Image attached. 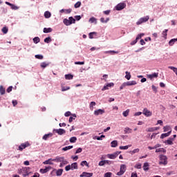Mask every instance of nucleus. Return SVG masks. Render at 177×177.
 Wrapping results in <instances>:
<instances>
[{
    "label": "nucleus",
    "mask_w": 177,
    "mask_h": 177,
    "mask_svg": "<svg viewBox=\"0 0 177 177\" xmlns=\"http://www.w3.org/2000/svg\"><path fill=\"white\" fill-rule=\"evenodd\" d=\"M19 174L24 177L28 176L30 174V167H24L19 171Z\"/></svg>",
    "instance_id": "nucleus-1"
},
{
    "label": "nucleus",
    "mask_w": 177,
    "mask_h": 177,
    "mask_svg": "<svg viewBox=\"0 0 177 177\" xmlns=\"http://www.w3.org/2000/svg\"><path fill=\"white\" fill-rule=\"evenodd\" d=\"M149 19H150V17H149V15L140 18L138 19V21L136 22L137 26H140V24H143V23L149 21Z\"/></svg>",
    "instance_id": "nucleus-2"
},
{
    "label": "nucleus",
    "mask_w": 177,
    "mask_h": 177,
    "mask_svg": "<svg viewBox=\"0 0 177 177\" xmlns=\"http://www.w3.org/2000/svg\"><path fill=\"white\" fill-rule=\"evenodd\" d=\"M168 158H167L166 156L164 155H160V162H159V165H167V164H168Z\"/></svg>",
    "instance_id": "nucleus-3"
},
{
    "label": "nucleus",
    "mask_w": 177,
    "mask_h": 177,
    "mask_svg": "<svg viewBox=\"0 0 177 177\" xmlns=\"http://www.w3.org/2000/svg\"><path fill=\"white\" fill-rule=\"evenodd\" d=\"M53 161H54L55 162H64V164H68V162H67L64 159V157L57 156L55 158L53 159Z\"/></svg>",
    "instance_id": "nucleus-4"
},
{
    "label": "nucleus",
    "mask_w": 177,
    "mask_h": 177,
    "mask_svg": "<svg viewBox=\"0 0 177 177\" xmlns=\"http://www.w3.org/2000/svg\"><path fill=\"white\" fill-rule=\"evenodd\" d=\"M127 7V4L125 3H120L115 7V10H122V9H125Z\"/></svg>",
    "instance_id": "nucleus-5"
},
{
    "label": "nucleus",
    "mask_w": 177,
    "mask_h": 177,
    "mask_svg": "<svg viewBox=\"0 0 177 177\" xmlns=\"http://www.w3.org/2000/svg\"><path fill=\"white\" fill-rule=\"evenodd\" d=\"M142 114L145 115V117H151V115H153V113L147 109V108L143 109Z\"/></svg>",
    "instance_id": "nucleus-6"
},
{
    "label": "nucleus",
    "mask_w": 177,
    "mask_h": 177,
    "mask_svg": "<svg viewBox=\"0 0 177 177\" xmlns=\"http://www.w3.org/2000/svg\"><path fill=\"white\" fill-rule=\"evenodd\" d=\"M113 86H114V83L113 82L108 83L103 86V88H102V91H107L110 89V88H113Z\"/></svg>",
    "instance_id": "nucleus-7"
},
{
    "label": "nucleus",
    "mask_w": 177,
    "mask_h": 177,
    "mask_svg": "<svg viewBox=\"0 0 177 177\" xmlns=\"http://www.w3.org/2000/svg\"><path fill=\"white\" fill-rule=\"evenodd\" d=\"M53 132H56V133H58L59 135H64L66 133V130L63 129H54Z\"/></svg>",
    "instance_id": "nucleus-8"
},
{
    "label": "nucleus",
    "mask_w": 177,
    "mask_h": 177,
    "mask_svg": "<svg viewBox=\"0 0 177 177\" xmlns=\"http://www.w3.org/2000/svg\"><path fill=\"white\" fill-rule=\"evenodd\" d=\"M158 77V73H153L152 74L147 75V78H149V80H153L154 78H157Z\"/></svg>",
    "instance_id": "nucleus-9"
},
{
    "label": "nucleus",
    "mask_w": 177,
    "mask_h": 177,
    "mask_svg": "<svg viewBox=\"0 0 177 177\" xmlns=\"http://www.w3.org/2000/svg\"><path fill=\"white\" fill-rule=\"evenodd\" d=\"M104 113V109H97L94 111V115H102Z\"/></svg>",
    "instance_id": "nucleus-10"
},
{
    "label": "nucleus",
    "mask_w": 177,
    "mask_h": 177,
    "mask_svg": "<svg viewBox=\"0 0 177 177\" xmlns=\"http://www.w3.org/2000/svg\"><path fill=\"white\" fill-rule=\"evenodd\" d=\"M28 146H30V143H28V142L22 143L19 147V150H20L21 151L24 150V149H26V147H28Z\"/></svg>",
    "instance_id": "nucleus-11"
},
{
    "label": "nucleus",
    "mask_w": 177,
    "mask_h": 177,
    "mask_svg": "<svg viewBox=\"0 0 177 177\" xmlns=\"http://www.w3.org/2000/svg\"><path fill=\"white\" fill-rule=\"evenodd\" d=\"M6 5H8V6H10V8H11V9H12V10H17V9H19V7H17V6L10 3L8 1H6Z\"/></svg>",
    "instance_id": "nucleus-12"
},
{
    "label": "nucleus",
    "mask_w": 177,
    "mask_h": 177,
    "mask_svg": "<svg viewBox=\"0 0 177 177\" xmlns=\"http://www.w3.org/2000/svg\"><path fill=\"white\" fill-rule=\"evenodd\" d=\"M55 171L57 176H62V174H63V169H59L58 170L54 169L51 171V174H53Z\"/></svg>",
    "instance_id": "nucleus-13"
},
{
    "label": "nucleus",
    "mask_w": 177,
    "mask_h": 177,
    "mask_svg": "<svg viewBox=\"0 0 177 177\" xmlns=\"http://www.w3.org/2000/svg\"><path fill=\"white\" fill-rule=\"evenodd\" d=\"M80 177H92L93 176V173H88L84 171L80 176Z\"/></svg>",
    "instance_id": "nucleus-14"
},
{
    "label": "nucleus",
    "mask_w": 177,
    "mask_h": 177,
    "mask_svg": "<svg viewBox=\"0 0 177 177\" xmlns=\"http://www.w3.org/2000/svg\"><path fill=\"white\" fill-rule=\"evenodd\" d=\"M126 82L127 86H132L136 85V84H138L136 82V81H135V80L128 81V82Z\"/></svg>",
    "instance_id": "nucleus-15"
},
{
    "label": "nucleus",
    "mask_w": 177,
    "mask_h": 177,
    "mask_svg": "<svg viewBox=\"0 0 177 177\" xmlns=\"http://www.w3.org/2000/svg\"><path fill=\"white\" fill-rule=\"evenodd\" d=\"M52 168L50 166L46 167L45 169H40L39 172L41 174H46V172H49V170Z\"/></svg>",
    "instance_id": "nucleus-16"
},
{
    "label": "nucleus",
    "mask_w": 177,
    "mask_h": 177,
    "mask_svg": "<svg viewBox=\"0 0 177 177\" xmlns=\"http://www.w3.org/2000/svg\"><path fill=\"white\" fill-rule=\"evenodd\" d=\"M53 161V159L50 158L43 162L44 165H53V163L52 162Z\"/></svg>",
    "instance_id": "nucleus-17"
},
{
    "label": "nucleus",
    "mask_w": 177,
    "mask_h": 177,
    "mask_svg": "<svg viewBox=\"0 0 177 177\" xmlns=\"http://www.w3.org/2000/svg\"><path fill=\"white\" fill-rule=\"evenodd\" d=\"M52 136H53V134L51 133H49L48 134H45L42 140H48V138H52Z\"/></svg>",
    "instance_id": "nucleus-18"
},
{
    "label": "nucleus",
    "mask_w": 177,
    "mask_h": 177,
    "mask_svg": "<svg viewBox=\"0 0 177 177\" xmlns=\"http://www.w3.org/2000/svg\"><path fill=\"white\" fill-rule=\"evenodd\" d=\"M171 132H172V131L170 130L167 133H165L161 134L160 139H164V138H168V136H169L171 135Z\"/></svg>",
    "instance_id": "nucleus-19"
},
{
    "label": "nucleus",
    "mask_w": 177,
    "mask_h": 177,
    "mask_svg": "<svg viewBox=\"0 0 177 177\" xmlns=\"http://www.w3.org/2000/svg\"><path fill=\"white\" fill-rule=\"evenodd\" d=\"M71 169L74 171V169H78V165L77 162H73L71 165Z\"/></svg>",
    "instance_id": "nucleus-20"
},
{
    "label": "nucleus",
    "mask_w": 177,
    "mask_h": 177,
    "mask_svg": "<svg viewBox=\"0 0 177 177\" xmlns=\"http://www.w3.org/2000/svg\"><path fill=\"white\" fill-rule=\"evenodd\" d=\"M132 145H126V146H120L119 147V149L120 150H128V149H129V147H131Z\"/></svg>",
    "instance_id": "nucleus-21"
},
{
    "label": "nucleus",
    "mask_w": 177,
    "mask_h": 177,
    "mask_svg": "<svg viewBox=\"0 0 177 177\" xmlns=\"http://www.w3.org/2000/svg\"><path fill=\"white\" fill-rule=\"evenodd\" d=\"M53 29L51 28H44L43 32L44 34H48V32H52Z\"/></svg>",
    "instance_id": "nucleus-22"
},
{
    "label": "nucleus",
    "mask_w": 177,
    "mask_h": 177,
    "mask_svg": "<svg viewBox=\"0 0 177 177\" xmlns=\"http://www.w3.org/2000/svg\"><path fill=\"white\" fill-rule=\"evenodd\" d=\"M89 23H94V24H97V19L93 17L89 19Z\"/></svg>",
    "instance_id": "nucleus-23"
},
{
    "label": "nucleus",
    "mask_w": 177,
    "mask_h": 177,
    "mask_svg": "<svg viewBox=\"0 0 177 177\" xmlns=\"http://www.w3.org/2000/svg\"><path fill=\"white\" fill-rule=\"evenodd\" d=\"M106 157H108V158H110L111 160H115V158H117L116 155L114 153L107 154Z\"/></svg>",
    "instance_id": "nucleus-24"
},
{
    "label": "nucleus",
    "mask_w": 177,
    "mask_h": 177,
    "mask_svg": "<svg viewBox=\"0 0 177 177\" xmlns=\"http://www.w3.org/2000/svg\"><path fill=\"white\" fill-rule=\"evenodd\" d=\"M59 13H71V9H62L59 10Z\"/></svg>",
    "instance_id": "nucleus-25"
},
{
    "label": "nucleus",
    "mask_w": 177,
    "mask_h": 177,
    "mask_svg": "<svg viewBox=\"0 0 177 177\" xmlns=\"http://www.w3.org/2000/svg\"><path fill=\"white\" fill-rule=\"evenodd\" d=\"M175 42H177V38L176 39H171L169 41V46H174V45L175 44Z\"/></svg>",
    "instance_id": "nucleus-26"
},
{
    "label": "nucleus",
    "mask_w": 177,
    "mask_h": 177,
    "mask_svg": "<svg viewBox=\"0 0 177 177\" xmlns=\"http://www.w3.org/2000/svg\"><path fill=\"white\" fill-rule=\"evenodd\" d=\"M50 16H52V14L49 11H46L44 12V17L45 19H50Z\"/></svg>",
    "instance_id": "nucleus-27"
},
{
    "label": "nucleus",
    "mask_w": 177,
    "mask_h": 177,
    "mask_svg": "<svg viewBox=\"0 0 177 177\" xmlns=\"http://www.w3.org/2000/svg\"><path fill=\"white\" fill-rule=\"evenodd\" d=\"M120 171H122L124 174H125V171H127V166L125 165H121Z\"/></svg>",
    "instance_id": "nucleus-28"
},
{
    "label": "nucleus",
    "mask_w": 177,
    "mask_h": 177,
    "mask_svg": "<svg viewBox=\"0 0 177 177\" xmlns=\"http://www.w3.org/2000/svg\"><path fill=\"white\" fill-rule=\"evenodd\" d=\"M124 133H132V129L129 127H125L124 130Z\"/></svg>",
    "instance_id": "nucleus-29"
},
{
    "label": "nucleus",
    "mask_w": 177,
    "mask_h": 177,
    "mask_svg": "<svg viewBox=\"0 0 177 177\" xmlns=\"http://www.w3.org/2000/svg\"><path fill=\"white\" fill-rule=\"evenodd\" d=\"M111 147H117L118 146V142L117 140H113L111 142Z\"/></svg>",
    "instance_id": "nucleus-30"
},
{
    "label": "nucleus",
    "mask_w": 177,
    "mask_h": 177,
    "mask_svg": "<svg viewBox=\"0 0 177 177\" xmlns=\"http://www.w3.org/2000/svg\"><path fill=\"white\" fill-rule=\"evenodd\" d=\"M126 75L124 76V78H126V80H127L128 81H129V80H131V73L126 71L125 72Z\"/></svg>",
    "instance_id": "nucleus-31"
},
{
    "label": "nucleus",
    "mask_w": 177,
    "mask_h": 177,
    "mask_svg": "<svg viewBox=\"0 0 177 177\" xmlns=\"http://www.w3.org/2000/svg\"><path fill=\"white\" fill-rule=\"evenodd\" d=\"M45 44H50L52 42V38L50 37H48L44 39Z\"/></svg>",
    "instance_id": "nucleus-32"
},
{
    "label": "nucleus",
    "mask_w": 177,
    "mask_h": 177,
    "mask_svg": "<svg viewBox=\"0 0 177 177\" xmlns=\"http://www.w3.org/2000/svg\"><path fill=\"white\" fill-rule=\"evenodd\" d=\"M165 143L167 145H174V138H169L167 140H166Z\"/></svg>",
    "instance_id": "nucleus-33"
},
{
    "label": "nucleus",
    "mask_w": 177,
    "mask_h": 177,
    "mask_svg": "<svg viewBox=\"0 0 177 177\" xmlns=\"http://www.w3.org/2000/svg\"><path fill=\"white\" fill-rule=\"evenodd\" d=\"M102 138H106V136H104V135H102L101 136H95V137H93V139H94V140H102Z\"/></svg>",
    "instance_id": "nucleus-34"
},
{
    "label": "nucleus",
    "mask_w": 177,
    "mask_h": 177,
    "mask_svg": "<svg viewBox=\"0 0 177 177\" xmlns=\"http://www.w3.org/2000/svg\"><path fill=\"white\" fill-rule=\"evenodd\" d=\"M144 171H149V162H145L143 165Z\"/></svg>",
    "instance_id": "nucleus-35"
},
{
    "label": "nucleus",
    "mask_w": 177,
    "mask_h": 177,
    "mask_svg": "<svg viewBox=\"0 0 177 177\" xmlns=\"http://www.w3.org/2000/svg\"><path fill=\"white\" fill-rule=\"evenodd\" d=\"M73 145L67 146L64 148H62L63 151H67V150H71L73 149Z\"/></svg>",
    "instance_id": "nucleus-36"
},
{
    "label": "nucleus",
    "mask_w": 177,
    "mask_h": 177,
    "mask_svg": "<svg viewBox=\"0 0 177 177\" xmlns=\"http://www.w3.org/2000/svg\"><path fill=\"white\" fill-rule=\"evenodd\" d=\"M65 78L66 80H73V78H74V76L71 74H67V75H65Z\"/></svg>",
    "instance_id": "nucleus-37"
},
{
    "label": "nucleus",
    "mask_w": 177,
    "mask_h": 177,
    "mask_svg": "<svg viewBox=\"0 0 177 177\" xmlns=\"http://www.w3.org/2000/svg\"><path fill=\"white\" fill-rule=\"evenodd\" d=\"M64 24L65 26H71V23H70V20L67 19H64Z\"/></svg>",
    "instance_id": "nucleus-38"
},
{
    "label": "nucleus",
    "mask_w": 177,
    "mask_h": 177,
    "mask_svg": "<svg viewBox=\"0 0 177 177\" xmlns=\"http://www.w3.org/2000/svg\"><path fill=\"white\" fill-rule=\"evenodd\" d=\"M69 142L71 143H75V142H77V137H71L70 139H69Z\"/></svg>",
    "instance_id": "nucleus-39"
},
{
    "label": "nucleus",
    "mask_w": 177,
    "mask_h": 177,
    "mask_svg": "<svg viewBox=\"0 0 177 177\" xmlns=\"http://www.w3.org/2000/svg\"><path fill=\"white\" fill-rule=\"evenodd\" d=\"M96 106V102H91L89 104V108H90V110H93V106Z\"/></svg>",
    "instance_id": "nucleus-40"
},
{
    "label": "nucleus",
    "mask_w": 177,
    "mask_h": 177,
    "mask_svg": "<svg viewBox=\"0 0 177 177\" xmlns=\"http://www.w3.org/2000/svg\"><path fill=\"white\" fill-rule=\"evenodd\" d=\"M123 117H127V115H129V109H127L122 112Z\"/></svg>",
    "instance_id": "nucleus-41"
},
{
    "label": "nucleus",
    "mask_w": 177,
    "mask_h": 177,
    "mask_svg": "<svg viewBox=\"0 0 177 177\" xmlns=\"http://www.w3.org/2000/svg\"><path fill=\"white\" fill-rule=\"evenodd\" d=\"M109 20H110V18H106V19H104V18L103 17L100 18L101 23H107L109 21Z\"/></svg>",
    "instance_id": "nucleus-42"
},
{
    "label": "nucleus",
    "mask_w": 177,
    "mask_h": 177,
    "mask_svg": "<svg viewBox=\"0 0 177 177\" xmlns=\"http://www.w3.org/2000/svg\"><path fill=\"white\" fill-rule=\"evenodd\" d=\"M163 131H164V132H168V131H171V127H169V126H165V127H163Z\"/></svg>",
    "instance_id": "nucleus-43"
},
{
    "label": "nucleus",
    "mask_w": 177,
    "mask_h": 177,
    "mask_svg": "<svg viewBox=\"0 0 177 177\" xmlns=\"http://www.w3.org/2000/svg\"><path fill=\"white\" fill-rule=\"evenodd\" d=\"M69 89L70 86H62V92H66V91H68Z\"/></svg>",
    "instance_id": "nucleus-44"
},
{
    "label": "nucleus",
    "mask_w": 177,
    "mask_h": 177,
    "mask_svg": "<svg viewBox=\"0 0 177 177\" xmlns=\"http://www.w3.org/2000/svg\"><path fill=\"white\" fill-rule=\"evenodd\" d=\"M104 53L107 54V53H111V55H114V53H118V51H115V50H108V51H104Z\"/></svg>",
    "instance_id": "nucleus-45"
},
{
    "label": "nucleus",
    "mask_w": 177,
    "mask_h": 177,
    "mask_svg": "<svg viewBox=\"0 0 177 177\" xmlns=\"http://www.w3.org/2000/svg\"><path fill=\"white\" fill-rule=\"evenodd\" d=\"M2 32H3L4 34H8V31H9V29H8V28L6 26H4L2 29H1Z\"/></svg>",
    "instance_id": "nucleus-46"
},
{
    "label": "nucleus",
    "mask_w": 177,
    "mask_h": 177,
    "mask_svg": "<svg viewBox=\"0 0 177 177\" xmlns=\"http://www.w3.org/2000/svg\"><path fill=\"white\" fill-rule=\"evenodd\" d=\"M139 151H140L139 148H137V149H133V151H131L130 153L133 155V154H136V153H139Z\"/></svg>",
    "instance_id": "nucleus-47"
},
{
    "label": "nucleus",
    "mask_w": 177,
    "mask_h": 177,
    "mask_svg": "<svg viewBox=\"0 0 177 177\" xmlns=\"http://www.w3.org/2000/svg\"><path fill=\"white\" fill-rule=\"evenodd\" d=\"M68 19H69V23H71V24H74L75 23V19H73V17H70Z\"/></svg>",
    "instance_id": "nucleus-48"
},
{
    "label": "nucleus",
    "mask_w": 177,
    "mask_h": 177,
    "mask_svg": "<svg viewBox=\"0 0 177 177\" xmlns=\"http://www.w3.org/2000/svg\"><path fill=\"white\" fill-rule=\"evenodd\" d=\"M40 66L42 68H46V67H48V66H49V64H46V62H42L41 63Z\"/></svg>",
    "instance_id": "nucleus-49"
},
{
    "label": "nucleus",
    "mask_w": 177,
    "mask_h": 177,
    "mask_svg": "<svg viewBox=\"0 0 177 177\" xmlns=\"http://www.w3.org/2000/svg\"><path fill=\"white\" fill-rule=\"evenodd\" d=\"M80 165H82V167H84V165H86V167H89V164L88 163V162H86V160H83Z\"/></svg>",
    "instance_id": "nucleus-50"
},
{
    "label": "nucleus",
    "mask_w": 177,
    "mask_h": 177,
    "mask_svg": "<svg viewBox=\"0 0 177 177\" xmlns=\"http://www.w3.org/2000/svg\"><path fill=\"white\" fill-rule=\"evenodd\" d=\"M0 93L1 95H5V88L3 86H0Z\"/></svg>",
    "instance_id": "nucleus-51"
},
{
    "label": "nucleus",
    "mask_w": 177,
    "mask_h": 177,
    "mask_svg": "<svg viewBox=\"0 0 177 177\" xmlns=\"http://www.w3.org/2000/svg\"><path fill=\"white\" fill-rule=\"evenodd\" d=\"M96 32H91L89 33L90 39H93V35H96Z\"/></svg>",
    "instance_id": "nucleus-52"
},
{
    "label": "nucleus",
    "mask_w": 177,
    "mask_h": 177,
    "mask_svg": "<svg viewBox=\"0 0 177 177\" xmlns=\"http://www.w3.org/2000/svg\"><path fill=\"white\" fill-rule=\"evenodd\" d=\"M39 41H40V39L38 37L33 38L34 44H38L39 42Z\"/></svg>",
    "instance_id": "nucleus-53"
},
{
    "label": "nucleus",
    "mask_w": 177,
    "mask_h": 177,
    "mask_svg": "<svg viewBox=\"0 0 177 177\" xmlns=\"http://www.w3.org/2000/svg\"><path fill=\"white\" fill-rule=\"evenodd\" d=\"M167 32H168V29H165L162 33L165 39H167Z\"/></svg>",
    "instance_id": "nucleus-54"
},
{
    "label": "nucleus",
    "mask_w": 177,
    "mask_h": 177,
    "mask_svg": "<svg viewBox=\"0 0 177 177\" xmlns=\"http://www.w3.org/2000/svg\"><path fill=\"white\" fill-rule=\"evenodd\" d=\"M142 37H145V33H140L137 35L136 38L138 41L142 38Z\"/></svg>",
    "instance_id": "nucleus-55"
},
{
    "label": "nucleus",
    "mask_w": 177,
    "mask_h": 177,
    "mask_svg": "<svg viewBox=\"0 0 177 177\" xmlns=\"http://www.w3.org/2000/svg\"><path fill=\"white\" fill-rule=\"evenodd\" d=\"M35 57L36 59H39V60H42V59H44V56L42 55H36Z\"/></svg>",
    "instance_id": "nucleus-56"
},
{
    "label": "nucleus",
    "mask_w": 177,
    "mask_h": 177,
    "mask_svg": "<svg viewBox=\"0 0 177 177\" xmlns=\"http://www.w3.org/2000/svg\"><path fill=\"white\" fill-rule=\"evenodd\" d=\"M80 6H81V1H77V2L74 5V8H75V9H77V8H80Z\"/></svg>",
    "instance_id": "nucleus-57"
},
{
    "label": "nucleus",
    "mask_w": 177,
    "mask_h": 177,
    "mask_svg": "<svg viewBox=\"0 0 177 177\" xmlns=\"http://www.w3.org/2000/svg\"><path fill=\"white\" fill-rule=\"evenodd\" d=\"M126 86H127V83L126 82L122 83V85L120 86V91H122V89Z\"/></svg>",
    "instance_id": "nucleus-58"
},
{
    "label": "nucleus",
    "mask_w": 177,
    "mask_h": 177,
    "mask_svg": "<svg viewBox=\"0 0 177 177\" xmlns=\"http://www.w3.org/2000/svg\"><path fill=\"white\" fill-rule=\"evenodd\" d=\"M104 162L105 165H110L111 164V161L109 160H104Z\"/></svg>",
    "instance_id": "nucleus-59"
},
{
    "label": "nucleus",
    "mask_w": 177,
    "mask_h": 177,
    "mask_svg": "<svg viewBox=\"0 0 177 177\" xmlns=\"http://www.w3.org/2000/svg\"><path fill=\"white\" fill-rule=\"evenodd\" d=\"M147 132H154V127H149L147 130Z\"/></svg>",
    "instance_id": "nucleus-60"
},
{
    "label": "nucleus",
    "mask_w": 177,
    "mask_h": 177,
    "mask_svg": "<svg viewBox=\"0 0 177 177\" xmlns=\"http://www.w3.org/2000/svg\"><path fill=\"white\" fill-rule=\"evenodd\" d=\"M111 175H113L111 172H107L104 174V177H111Z\"/></svg>",
    "instance_id": "nucleus-61"
},
{
    "label": "nucleus",
    "mask_w": 177,
    "mask_h": 177,
    "mask_svg": "<svg viewBox=\"0 0 177 177\" xmlns=\"http://www.w3.org/2000/svg\"><path fill=\"white\" fill-rule=\"evenodd\" d=\"M152 91L154 92V93H157V87H156L154 85H152Z\"/></svg>",
    "instance_id": "nucleus-62"
},
{
    "label": "nucleus",
    "mask_w": 177,
    "mask_h": 177,
    "mask_svg": "<svg viewBox=\"0 0 177 177\" xmlns=\"http://www.w3.org/2000/svg\"><path fill=\"white\" fill-rule=\"evenodd\" d=\"M98 165H99L100 167H103L104 165H104V160H101V161H100L99 163H98Z\"/></svg>",
    "instance_id": "nucleus-63"
},
{
    "label": "nucleus",
    "mask_w": 177,
    "mask_h": 177,
    "mask_svg": "<svg viewBox=\"0 0 177 177\" xmlns=\"http://www.w3.org/2000/svg\"><path fill=\"white\" fill-rule=\"evenodd\" d=\"M70 169H71V165H67V166H66V167H65V170L66 171H70Z\"/></svg>",
    "instance_id": "nucleus-64"
}]
</instances>
